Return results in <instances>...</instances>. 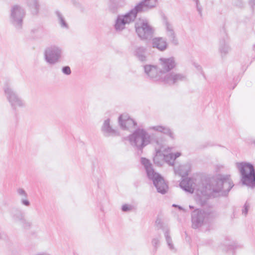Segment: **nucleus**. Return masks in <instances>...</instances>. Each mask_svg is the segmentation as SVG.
<instances>
[{
  "label": "nucleus",
  "mask_w": 255,
  "mask_h": 255,
  "mask_svg": "<svg viewBox=\"0 0 255 255\" xmlns=\"http://www.w3.org/2000/svg\"><path fill=\"white\" fill-rule=\"evenodd\" d=\"M180 187L185 191L193 193L195 191L197 195L202 197H215L217 194L226 196L234 186L230 175H219L215 179L202 181L196 185L194 179L185 178L180 183Z\"/></svg>",
  "instance_id": "1"
},
{
  "label": "nucleus",
  "mask_w": 255,
  "mask_h": 255,
  "mask_svg": "<svg viewBox=\"0 0 255 255\" xmlns=\"http://www.w3.org/2000/svg\"><path fill=\"white\" fill-rule=\"evenodd\" d=\"M157 0H142L136 4L133 8L125 14L118 15L114 28L116 31H122L125 29L126 25L133 22L138 13L145 12L155 7Z\"/></svg>",
  "instance_id": "2"
},
{
  "label": "nucleus",
  "mask_w": 255,
  "mask_h": 255,
  "mask_svg": "<svg viewBox=\"0 0 255 255\" xmlns=\"http://www.w3.org/2000/svg\"><path fill=\"white\" fill-rule=\"evenodd\" d=\"M141 163L143 165L148 178L151 180L157 191L162 194H165L168 186L164 178L155 171L150 161L144 157L141 158Z\"/></svg>",
  "instance_id": "3"
},
{
  "label": "nucleus",
  "mask_w": 255,
  "mask_h": 255,
  "mask_svg": "<svg viewBox=\"0 0 255 255\" xmlns=\"http://www.w3.org/2000/svg\"><path fill=\"white\" fill-rule=\"evenodd\" d=\"M241 175L242 183L252 188H255V168L254 165L245 162L236 163Z\"/></svg>",
  "instance_id": "4"
},
{
  "label": "nucleus",
  "mask_w": 255,
  "mask_h": 255,
  "mask_svg": "<svg viewBox=\"0 0 255 255\" xmlns=\"http://www.w3.org/2000/svg\"><path fill=\"white\" fill-rule=\"evenodd\" d=\"M2 89L4 96L13 111L16 112L17 108H24L26 107L25 101L19 96L10 84L5 83Z\"/></svg>",
  "instance_id": "5"
},
{
  "label": "nucleus",
  "mask_w": 255,
  "mask_h": 255,
  "mask_svg": "<svg viewBox=\"0 0 255 255\" xmlns=\"http://www.w3.org/2000/svg\"><path fill=\"white\" fill-rule=\"evenodd\" d=\"M215 217L216 213L214 212L196 209L191 213L192 228L199 229L204 225L209 223Z\"/></svg>",
  "instance_id": "6"
},
{
  "label": "nucleus",
  "mask_w": 255,
  "mask_h": 255,
  "mask_svg": "<svg viewBox=\"0 0 255 255\" xmlns=\"http://www.w3.org/2000/svg\"><path fill=\"white\" fill-rule=\"evenodd\" d=\"M128 139L130 144L141 153L143 148L150 143L151 136L145 129L139 128L129 135Z\"/></svg>",
  "instance_id": "7"
},
{
  "label": "nucleus",
  "mask_w": 255,
  "mask_h": 255,
  "mask_svg": "<svg viewBox=\"0 0 255 255\" xmlns=\"http://www.w3.org/2000/svg\"><path fill=\"white\" fill-rule=\"evenodd\" d=\"M25 14V9L22 6L18 4L12 5L9 11V22L16 29H21Z\"/></svg>",
  "instance_id": "8"
},
{
  "label": "nucleus",
  "mask_w": 255,
  "mask_h": 255,
  "mask_svg": "<svg viewBox=\"0 0 255 255\" xmlns=\"http://www.w3.org/2000/svg\"><path fill=\"white\" fill-rule=\"evenodd\" d=\"M63 50L61 47L51 45L44 50V57L45 61L50 65H54L60 62Z\"/></svg>",
  "instance_id": "9"
},
{
  "label": "nucleus",
  "mask_w": 255,
  "mask_h": 255,
  "mask_svg": "<svg viewBox=\"0 0 255 255\" xmlns=\"http://www.w3.org/2000/svg\"><path fill=\"white\" fill-rule=\"evenodd\" d=\"M135 28L136 33L142 40H150L153 35L154 30L146 20L140 23H135Z\"/></svg>",
  "instance_id": "10"
},
{
  "label": "nucleus",
  "mask_w": 255,
  "mask_h": 255,
  "mask_svg": "<svg viewBox=\"0 0 255 255\" xmlns=\"http://www.w3.org/2000/svg\"><path fill=\"white\" fill-rule=\"evenodd\" d=\"M143 67L145 74L150 79L154 81L163 82L164 73L160 71L159 66L145 65Z\"/></svg>",
  "instance_id": "11"
},
{
  "label": "nucleus",
  "mask_w": 255,
  "mask_h": 255,
  "mask_svg": "<svg viewBox=\"0 0 255 255\" xmlns=\"http://www.w3.org/2000/svg\"><path fill=\"white\" fill-rule=\"evenodd\" d=\"M186 80L187 77L185 74L172 72L164 75L163 83L169 85H173Z\"/></svg>",
  "instance_id": "12"
},
{
  "label": "nucleus",
  "mask_w": 255,
  "mask_h": 255,
  "mask_svg": "<svg viewBox=\"0 0 255 255\" xmlns=\"http://www.w3.org/2000/svg\"><path fill=\"white\" fill-rule=\"evenodd\" d=\"M176 66V63L173 57L160 58L159 59V68L163 72L164 75L173 69Z\"/></svg>",
  "instance_id": "13"
},
{
  "label": "nucleus",
  "mask_w": 255,
  "mask_h": 255,
  "mask_svg": "<svg viewBox=\"0 0 255 255\" xmlns=\"http://www.w3.org/2000/svg\"><path fill=\"white\" fill-rule=\"evenodd\" d=\"M173 148L168 147L167 148H163L161 147L159 149L156 150V153L160 155L162 152H167V154L163 153V159L164 161L169 165H173L175 160L181 155V153L177 152L175 153H168L171 151Z\"/></svg>",
  "instance_id": "14"
},
{
  "label": "nucleus",
  "mask_w": 255,
  "mask_h": 255,
  "mask_svg": "<svg viewBox=\"0 0 255 255\" xmlns=\"http://www.w3.org/2000/svg\"><path fill=\"white\" fill-rule=\"evenodd\" d=\"M163 24L165 28L166 35L169 42L174 45H177L178 44V40L172 24L168 21L166 17H164L163 19Z\"/></svg>",
  "instance_id": "15"
},
{
  "label": "nucleus",
  "mask_w": 255,
  "mask_h": 255,
  "mask_svg": "<svg viewBox=\"0 0 255 255\" xmlns=\"http://www.w3.org/2000/svg\"><path fill=\"white\" fill-rule=\"evenodd\" d=\"M119 123L121 128L123 129L133 128L136 125L134 121L126 114H123L119 116Z\"/></svg>",
  "instance_id": "16"
},
{
  "label": "nucleus",
  "mask_w": 255,
  "mask_h": 255,
  "mask_svg": "<svg viewBox=\"0 0 255 255\" xmlns=\"http://www.w3.org/2000/svg\"><path fill=\"white\" fill-rule=\"evenodd\" d=\"M133 55L141 62L147 61V48L142 46H136L133 51Z\"/></svg>",
  "instance_id": "17"
},
{
  "label": "nucleus",
  "mask_w": 255,
  "mask_h": 255,
  "mask_svg": "<svg viewBox=\"0 0 255 255\" xmlns=\"http://www.w3.org/2000/svg\"><path fill=\"white\" fill-rule=\"evenodd\" d=\"M101 130L104 136L109 137L110 136H116L119 134L118 132L114 129L110 125L109 119L106 120L101 128Z\"/></svg>",
  "instance_id": "18"
},
{
  "label": "nucleus",
  "mask_w": 255,
  "mask_h": 255,
  "mask_svg": "<svg viewBox=\"0 0 255 255\" xmlns=\"http://www.w3.org/2000/svg\"><path fill=\"white\" fill-rule=\"evenodd\" d=\"M152 47L156 48L161 51H164L167 47L166 40L163 37H156L152 39Z\"/></svg>",
  "instance_id": "19"
},
{
  "label": "nucleus",
  "mask_w": 255,
  "mask_h": 255,
  "mask_svg": "<svg viewBox=\"0 0 255 255\" xmlns=\"http://www.w3.org/2000/svg\"><path fill=\"white\" fill-rule=\"evenodd\" d=\"M148 129H152L162 133L169 136L171 139H174V134L171 129L168 127L163 126H152L149 127Z\"/></svg>",
  "instance_id": "20"
},
{
  "label": "nucleus",
  "mask_w": 255,
  "mask_h": 255,
  "mask_svg": "<svg viewBox=\"0 0 255 255\" xmlns=\"http://www.w3.org/2000/svg\"><path fill=\"white\" fill-rule=\"evenodd\" d=\"M191 164L187 163L174 167V172L182 177L187 176L191 170Z\"/></svg>",
  "instance_id": "21"
},
{
  "label": "nucleus",
  "mask_w": 255,
  "mask_h": 255,
  "mask_svg": "<svg viewBox=\"0 0 255 255\" xmlns=\"http://www.w3.org/2000/svg\"><path fill=\"white\" fill-rule=\"evenodd\" d=\"M10 216L13 222L19 224L25 218L24 213L18 208L12 209L10 212Z\"/></svg>",
  "instance_id": "22"
},
{
  "label": "nucleus",
  "mask_w": 255,
  "mask_h": 255,
  "mask_svg": "<svg viewBox=\"0 0 255 255\" xmlns=\"http://www.w3.org/2000/svg\"><path fill=\"white\" fill-rule=\"evenodd\" d=\"M26 4L32 15L38 13L40 8L38 0H26Z\"/></svg>",
  "instance_id": "23"
},
{
  "label": "nucleus",
  "mask_w": 255,
  "mask_h": 255,
  "mask_svg": "<svg viewBox=\"0 0 255 255\" xmlns=\"http://www.w3.org/2000/svg\"><path fill=\"white\" fill-rule=\"evenodd\" d=\"M163 233L165 241L169 249L174 253L176 252V249L173 243L172 239L170 235L169 229H163Z\"/></svg>",
  "instance_id": "24"
},
{
  "label": "nucleus",
  "mask_w": 255,
  "mask_h": 255,
  "mask_svg": "<svg viewBox=\"0 0 255 255\" xmlns=\"http://www.w3.org/2000/svg\"><path fill=\"white\" fill-rule=\"evenodd\" d=\"M55 13L57 16L58 22L61 28L68 29L69 28V25L63 14L58 10L55 11Z\"/></svg>",
  "instance_id": "25"
},
{
  "label": "nucleus",
  "mask_w": 255,
  "mask_h": 255,
  "mask_svg": "<svg viewBox=\"0 0 255 255\" xmlns=\"http://www.w3.org/2000/svg\"><path fill=\"white\" fill-rule=\"evenodd\" d=\"M219 50L222 57L225 56L230 50L229 44L225 39L220 41Z\"/></svg>",
  "instance_id": "26"
},
{
  "label": "nucleus",
  "mask_w": 255,
  "mask_h": 255,
  "mask_svg": "<svg viewBox=\"0 0 255 255\" xmlns=\"http://www.w3.org/2000/svg\"><path fill=\"white\" fill-rule=\"evenodd\" d=\"M161 238V236L160 235H158L157 236L153 238L151 241V244L154 248V250L155 251H156L157 249L160 246V241Z\"/></svg>",
  "instance_id": "27"
},
{
  "label": "nucleus",
  "mask_w": 255,
  "mask_h": 255,
  "mask_svg": "<svg viewBox=\"0 0 255 255\" xmlns=\"http://www.w3.org/2000/svg\"><path fill=\"white\" fill-rule=\"evenodd\" d=\"M17 195L20 198L28 197V194L23 188H18L16 190Z\"/></svg>",
  "instance_id": "28"
},
{
  "label": "nucleus",
  "mask_w": 255,
  "mask_h": 255,
  "mask_svg": "<svg viewBox=\"0 0 255 255\" xmlns=\"http://www.w3.org/2000/svg\"><path fill=\"white\" fill-rule=\"evenodd\" d=\"M250 205L247 201L245 203V204H244V205L243 207V209H242V214L245 217H246V216L247 215V214L248 213L249 210L250 209Z\"/></svg>",
  "instance_id": "29"
},
{
  "label": "nucleus",
  "mask_w": 255,
  "mask_h": 255,
  "mask_svg": "<svg viewBox=\"0 0 255 255\" xmlns=\"http://www.w3.org/2000/svg\"><path fill=\"white\" fill-rule=\"evenodd\" d=\"M20 202L22 205L25 207H28L30 206V202L28 199V197L20 198Z\"/></svg>",
  "instance_id": "30"
},
{
  "label": "nucleus",
  "mask_w": 255,
  "mask_h": 255,
  "mask_svg": "<svg viewBox=\"0 0 255 255\" xmlns=\"http://www.w3.org/2000/svg\"><path fill=\"white\" fill-rule=\"evenodd\" d=\"M155 224L157 227L159 229H161L163 231V229L169 228L168 227L164 226L163 223L160 219H157L155 221Z\"/></svg>",
  "instance_id": "31"
},
{
  "label": "nucleus",
  "mask_w": 255,
  "mask_h": 255,
  "mask_svg": "<svg viewBox=\"0 0 255 255\" xmlns=\"http://www.w3.org/2000/svg\"><path fill=\"white\" fill-rule=\"evenodd\" d=\"M20 224L25 229H29L31 226V223L27 221L25 218H24V220L21 221Z\"/></svg>",
  "instance_id": "32"
},
{
  "label": "nucleus",
  "mask_w": 255,
  "mask_h": 255,
  "mask_svg": "<svg viewBox=\"0 0 255 255\" xmlns=\"http://www.w3.org/2000/svg\"><path fill=\"white\" fill-rule=\"evenodd\" d=\"M133 209V206L131 205L124 204L122 207V210L124 212L131 211Z\"/></svg>",
  "instance_id": "33"
},
{
  "label": "nucleus",
  "mask_w": 255,
  "mask_h": 255,
  "mask_svg": "<svg viewBox=\"0 0 255 255\" xmlns=\"http://www.w3.org/2000/svg\"><path fill=\"white\" fill-rule=\"evenodd\" d=\"M62 72L66 75H69L71 73V70L69 66H65L62 68Z\"/></svg>",
  "instance_id": "34"
},
{
  "label": "nucleus",
  "mask_w": 255,
  "mask_h": 255,
  "mask_svg": "<svg viewBox=\"0 0 255 255\" xmlns=\"http://www.w3.org/2000/svg\"><path fill=\"white\" fill-rule=\"evenodd\" d=\"M193 0L195 1L196 4L197 10L199 14L201 16L202 8L199 3V0Z\"/></svg>",
  "instance_id": "35"
},
{
  "label": "nucleus",
  "mask_w": 255,
  "mask_h": 255,
  "mask_svg": "<svg viewBox=\"0 0 255 255\" xmlns=\"http://www.w3.org/2000/svg\"><path fill=\"white\" fill-rule=\"evenodd\" d=\"M228 250H234L235 249L237 248V245L235 243H233L231 245H228Z\"/></svg>",
  "instance_id": "36"
},
{
  "label": "nucleus",
  "mask_w": 255,
  "mask_h": 255,
  "mask_svg": "<svg viewBox=\"0 0 255 255\" xmlns=\"http://www.w3.org/2000/svg\"><path fill=\"white\" fill-rule=\"evenodd\" d=\"M6 237V234L0 230V239H5Z\"/></svg>",
  "instance_id": "37"
},
{
  "label": "nucleus",
  "mask_w": 255,
  "mask_h": 255,
  "mask_svg": "<svg viewBox=\"0 0 255 255\" xmlns=\"http://www.w3.org/2000/svg\"><path fill=\"white\" fill-rule=\"evenodd\" d=\"M110 10H111V11L113 13H115L117 11V6H113L112 7V6H110Z\"/></svg>",
  "instance_id": "38"
},
{
  "label": "nucleus",
  "mask_w": 255,
  "mask_h": 255,
  "mask_svg": "<svg viewBox=\"0 0 255 255\" xmlns=\"http://www.w3.org/2000/svg\"><path fill=\"white\" fill-rule=\"evenodd\" d=\"M34 255H51L49 253H46V252H40L36 254H35Z\"/></svg>",
  "instance_id": "39"
},
{
  "label": "nucleus",
  "mask_w": 255,
  "mask_h": 255,
  "mask_svg": "<svg viewBox=\"0 0 255 255\" xmlns=\"http://www.w3.org/2000/svg\"><path fill=\"white\" fill-rule=\"evenodd\" d=\"M153 160H154V162L155 163H157V164H160V163L158 162V156L157 155H156L154 158H153Z\"/></svg>",
  "instance_id": "40"
},
{
  "label": "nucleus",
  "mask_w": 255,
  "mask_h": 255,
  "mask_svg": "<svg viewBox=\"0 0 255 255\" xmlns=\"http://www.w3.org/2000/svg\"><path fill=\"white\" fill-rule=\"evenodd\" d=\"M250 3L252 6L255 5V0H250Z\"/></svg>",
  "instance_id": "41"
},
{
  "label": "nucleus",
  "mask_w": 255,
  "mask_h": 255,
  "mask_svg": "<svg viewBox=\"0 0 255 255\" xmlns=\"http://www.w3.org/2000/svg\"><path fill=\"white\" fill-rule=\"evenodd\" d=\"M180 210L185 211V210L180 206L178 205L177 207Z\"/></svg>",
  "instance_id": "42"
},
{
  "label": "nucleus",
  "mask_w": 255,
  "mask_h": 255,
  "mask_svg": "<svg viewBox=\"0 0 255 255\" xmlns=\"http://www.w3.org/2000/svg\"><path fill=\"white\" fill-rule=\"evenodd\" d=\"M189 208L190 209H193L194 208V206H192V205H189Z\"/></svg>",
  "instance_id": "43"
},
{
  "label": "nucleus",
  "mask_w": 255,
  "mask_h": 255,
  "mask_svg": "<svg viewBox=\"0 0 255 255\" xmlns=\"http://www.w3.org/2000/svg\"><path fill=\"white\" fill-rule=\"evenodd\" d=\"M178 206V205H176V204H173L172 205V207H177Z\"/></svg>",
  "instance_id": "44"
},
{
  "label": "nucleus",
  "mask_w": 255,
  "mask_h": 255,
  "mask_svg": "<svg viewBox=\"0 0 255 255\" xmlns=\"http://www.w3.org/2000/svg\"><path fill=\"white\" fill-rule=\"evenodd\" d=\"M253 50H254V51H255V44L253 45Z\"/></svg>",
  "instance_id": "45"
},
{
  "label": "nucleus",
  "mask_w": 255,
  "mask_h": 255,
  "mask_svg": "<svg viewBox=\"0 0 255 255\" xmlns=\"http://www.w3.org/2000/svg\"><path fill=\"white\" fill-rule=\"evenodd\" d=\"M37 31V29L32 30V31L33 32H36Z\"/></svg>",
  "instance_id": "46"
},
{
  "label": "nucleus",
  "mask_w": 255,
  "mask_h": 255,
  "mask_svg": "<svg viewBox=\"0 0 255 255\" xmlns=\"http://www.w3.org/2000/svg\"><path fill=\"white\" fill-rule=\"evenodd\" d=\"M197 68L199 70V69H201V67L200 66H198L197 67Z\"/></svg>",
  "instance_id": "47"
},
{
  "label": "nucleus",
  "mask_w": 255,
  "mask_h": 255,
  "mask_svg": "<svg viewBox=\"0 0 255 255\" xmlns=\"http://www.w3.org/2000/svg\"><path fill=\"white\" fill-rule=\"evenodd\" d=\"M253 143L255 145V140L253 141Z\"/></svg>",
  "instance_id": "48"
}]
</instances>
